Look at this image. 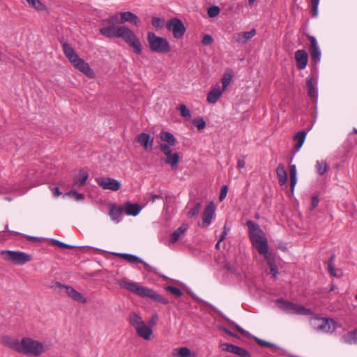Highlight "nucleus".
<instances>
[{
  "label": "nucleus",
  "mask_w": 357,
  "mask_h": 357,
  "mask_svg": "<svg viewBox=\"0 0 357 357\" xmlns=\"http://www.w3.org/2000/svg\"><path fill=\"white\" fill-rule=\"evenodd\" d=\"M342 341L349 344L357 343V335L356 331L349 332L342 336Z\"/></svg>",
  "instance_id": "obj_33"
},
{
  "label": "nucleus",
  "mask_w": 357,
  "mask_h": 357,
  "mask_svg": "<svg viewBox=\"0 0 357 357\" xmlns=\"http://www.w3.org/2000/svg\"><path fill=\"white\" fill-rule=\"evenodd\" d=\"M62 48L65 56L72 65L89 78H94L96 75L89 64L79 57L73 48L67 43H62Z\"/></svg>",
  "instance_id": "obj_4"
},
{
  "label": "nucleus",
  "mask_w": 357,
  "mask_h": 357,
  "mask_svg": "<svg viewBox=\"0 0 357 357\" xmlns=\"http://www.w3.org/2000/svg\"><path fill=\"white\" fill-rule=\"evenodd\" d=\"M162 20L160 18L157 17H153L152 18V24L154 27L159 28L161 26Z\"/></svg>",
  "instance_id": "obj_54"
},
{
  "label": "nucleus",
  "mask_w": 357,
  "mask_h": 357,
  "mask_svg": "<svg viewBox=\"0 0 357 357\" xmlns=\"http://www.w3.org/2000/svg\"><path fill=\"white\" fill-rule=\"evenodd\" d=\"M222 94V90L220 87L214 88L207 95V101L209 103H215Z\"/></svg>",
  "instance_id": "obj_26"
},
{
  "label": "nucleus",
  "mask_w": 357,
  "mask_h": 357,
  "mask_svg": "<svg viewBox=\"0 0 357 357\" xmlns=\"http://www.w3.org/2000/svg\"><path fill=\"white\" fill-rule=\"evenodd\" d=\"M158 320V316L155 314L152 316L151 319L149 321L148 325L152 328L154 326Z\"/></svg>",
  "instance_id": "obj_53"
},
{
  "label": "nucleus",
  "mask_w": 357,
  "mask_h": 357,
  "mask_svg": "<svg viewBox=\"0 0 357 357\" xmlns=\"http://www.w3.org/2000/svg\"><path fill=\"white\" fill-rule=\"evenodd\" d=\"M20 340L16 338H12L8 335H4L1 337V342L6 347H8L13 350L17 351Z\"/></svg>",
  "instance_id": "obj_25"
},
{
  "label": "nucleus",
  "mask_w": 357,
  "mask_h": 357,
  "mask_svg": "<svg viewBox=\"0 0 357 357\" xmlns=\"http://www.w3.org/2000/svg\"><path fill=\"white\" fill-rule=\"evenodd\" d=\"M187 230V227L182 225L176 229L170 236L169 241L172 243H175Z\"/></svg>",
  "instance_id": "obj_31"
},
{
  "label": "nucleus",
  "mask_w": 357,
  "mask_h": 357,
  "mask_svg": "<svg viewBox=\"0 0 357 357\" xmlns=\"http://www.w3.org/2000/svg\"><path fill=\"white\" fill-rule=\"evenodd\" d=\"M289 174H290V187L291 192H294L295 185L297 182L296 178V167L295 165H290L289 166Z\"/></svg>",
  "instance_id": "obj_32"
},
{
  "label": "nucleus",
  "mask_w": 357,
  "mask_h": 357,
  "mask_svg": "<svg viewBox=\"0 0 357 357\" xmlns=\"http://www.w3.org/2000/svg\"><path fill=\"white\" fill-rule=\"evenodd\" d=\"M89 177V174L84 169H81L79 172L78 178H75L73 181V185L75 186H82L86 183V181Z\"/></svg>",
  "instance_id": "obj_29"
},
{
  "label": "nucleus",
  "mask_w": 357,
  "mask_h": 357,
  "mask_svg": "<svg viewBox=\"0 0 357 357\" xmlns=\"http://www.w3.org/2000/svg\"><path fill=\"white\" fill-rule=\"evenodd\" d=\"M3 259L14 265H24L31 261V255L20 251L2 250L0 252Z\"/></svg>",
  "instance_id": "obj_8"
},
{
  "label": "nucleus",
  "mask_w": 357,
  "mask_h": 357,
  "mask_svg": "<svg viewBox=\"0 0 357 357\" xmlns=\"http://www.w3.org/2000/svg\"><path fill=\"white\" fill-rule=\"evenodd\" d=\"M29 5L38 11L45 9V6L39 0H26Z\"/></svg>",
  "instance_id": "obj_37"
},
{
  "label": "nucleus",
  "mask_w": 357,
  "mask_h": 357,
  "mask_svg": "<svg viewBox=\"0 0 357 357\" xmlns=\"http://www.w3.org/2000/svg\"><path fill=\"white\" fill-rule=\"evenodd\" d=\"M179 160L180 156L178 153H172L166 155V158L164 161L166 164L170 165L172 169H174L177 167Z\"/></svg>",
  "instance_id": "obj_28"
},
{
  "label": "nucleus",
  "mask_w": 357,
  "mask_h": 357,
  "mask_svg": "<svg viewBox=\"0 0 357 357\" xmlns=\"http://www.w3.org/2000/svg\"><path fill=\"white\" fill-rule=\"evenodd\" d=\"M236 328L237 331L240 332L243 335L245 336L247 335V332L242 328H241L239 326H236Z\"/></svg>",
  "instance_id": "obj_62"
},
{
  "label": "nucleus",
  "mask_w": 357,
  "mask_h": 357,
  "mask_svg": "<svg viewBox=\"0 0 357 357\" xmlns=\"http://www.w3.org/2000/svg\"><path fill=\"white\" fill-rule=\"evenodd\" d=\"M120 16L121 23L130 22L135 25H138L139 22V17L135 14L130 11L120 13Z\"/></svg>",
  "instance_id": "obj_23"
},
{
  "label": "nucleus",
  "mask_w": 357,
  "mask_h": 357,
  "mask_svg": "<svg viewBox=\"0 0 357 357\" xmlns=\"http://www.w3.org/2000/svg\"><path fill=\"white\" fill-rule=\"evenodd\" d=\"M256 342L261 347H275V344L271 343V342H266L265 340H263L261 339H259L258 337H255V338Z\"/></svg>",
  "instance_id": "obj_47"
},
{
  "label": "nucleus",
  "mask_w": 357,
  "mask_h": 357,
  "mask_svg": "<svg viewBox=\"0 0 357 357\" xmlns=\"http://www.w3.org/2000/svg\"><path fill=\"white\" fill-rule=\"evenodd\" d=\"M171 146L172 145H169L168 144H161L160 145V149L165 155H167L172 153V149L170 148Z\"/></svg>",
  "instance_id": "obj_48"
},
{
  "label": "nucleus",
  "mask_w": 357,
  "mask_h": 357,
  "mask_svg": "<svg viewBox=\"0 0 357 357\" xmlns=\"http://www.w3.org/2000/svg\"><path fill=\"white\" fill-rule=\"evenodd\" d=\"M52 244L54 245H56L61 248H68V249H72V248H76V246H73V245H68V244H66L63 242H61L58 240H56V239H52Z\"/></svg>",
  "instance_id": "obj_45"
},
{
  "label": "nucleus",
  "mask_w": 357,
  "mask_h": 357,
  "mask_svg": "<svg viewBox=\"0 0 357 357\" xmlns=\"http://www.w3.org/2000/svg\"><path fill=\"white\" fill-rule=\"evenodd\" d=\"M122 214V208L113 206L109 210V215L114 220H118Z\"/></svg>",
  "instance_id": "obj_36"
},
{
  "label": "nucleus",
  "mask_w": 357,
  "mask_h": 357,
  "mask_svg": "<svg viewBox=\"0 0 357 357\" xmlns=\"http://www.w3.org/2000/svg\"><path fill=\"white\" fill-rule=\"evenodd\" d=\"M334 261L335 255H332L328 261V271L331 275L334 277H338V275L337 274L336 270L334 267Z\"/></svg>",
  "instance_id": "obj_38"
},
{
  "label": "nucleus",
  "mask_w": 357,
  "mask_h": 357,
  "mask_svg": "<svg viewBox=\"0 0 357 357\" xmlns=\"http://www.w3.org/2000/svg\"><path fill=\"white\" fill-rule=\"evenodd\" d=\"M192 124L197 128L199 130H202L206 127V121L202 117H197L192 120Z\"/></svg>",
  "instance_id": "obj_40"
},
{
  "label": "nucleus",
  "mask_w": 357,
  "mask_h": 357,
  "mask_svg": "<svg viewBox=\"0 0 357 357\" xmlns=\"http://www.w3.org/2000/svg\"><path fill=\"white\" fill-rule=\"evenodd\" d=\"M100 33L109 38H121L131 47L134 52L138 55L142 52V46L135 33L126 26H116L114 24L102 27Z\"/></svg>",
  "instance_id": "obj_1"
},
{
  "label": "nucleus",
  "mask_w": 357,
  "mask_h": 357,
  "mask_svg": "<svg viewBox=\"0 0 357 357\" xmlns=\"http://www.w3.org/2000/svg\"><path fill=\"white\" fill-rule=\"evenodd\" d=\"M52 192L54 194V197H59L61 195V192L60 191L58 187H54L52 188Z\"/></svg>",
  "instance_id": "obj_60"
},
{
  "label": "nucleus",
  "mask_w": 357,
  "mask_h": 357,
  "mask_svg": "<svg viewBox=\"0 0 357 357\" xmlns=\"http://www.w3.org/2000/svg\"><path fill=\"white\" fill-rule=\"evenodd\" d=\"M137 142L144 147L145 150H152L153 145V138L146 132H142L138 135Z\"/></svg>",
  "instance_id": "obj_20"
},
{
  "label": "nucleus",
  "mask_w": 357,
  "mask_h": 357,
  "mask_svg": "<svg viewBox=\"0 0 357 357\" xmlns=\"http://www.w3.org/2000/svg\"><path fill=\"white\" fill-rule=\"evenodd\" d=\"M59 287H63L66 290V294L73 299L74 301L80 303H86V298L79 292H78L76 289H75L73 287L66 285H63L61 283H58Z\"/></svg>",
  "instance_id": "obj_16"
},
{
  "label": "nucleus",
  "mask_w": 357,
  "mask_h": 357,
  "mask_svg": "<svg viewBox=\"0 0 357 357\" xmlns=\"http://www.w3.org/2000/svg\"><path fill=\"white\" fill-rule=\"evenodd\" d=\"M119 19V15L116 14L110 16L109 17L105 19L104 22L108 23L109 25L114 24L116 22H117Z\"/></svg>",
  "instance_id": "obj_50"
},
{
  "label": "nucleus",
  "mask_w": 357,
  "mask_h": 357,
  "mask_svg": "<svg viewBox=\"0 0 357 357\" xmlns=\"http://www.w3.org/2000/svg\"><path fill=\"white\" fill-rule=\"evenodd\" d=\"M141 209V206L137 204H132L128 202L125 205V211L126 214L130 215L135 216L138 215L140 213Z\"/></svg>",
  "instance_id": "obj_27"
},
{
  "label": "nucleus",
  "mask_w": 357,
  "mask_h": 357,
  "mask_svg": "<svg viewBox=\"0 0 357 357\" xmlns=\"http://www.w3.org/2000/svg\"><path fill=\"white\" fill-rule=\"evenodd\" d=\"M150 199H151L152 202H154L156 201V199H162V194L155 195V194L151 193L150 194Z\"/></svg>",
  "instance_id": "obj_58"
},
{
  "label": "nucleus",
  "mask_w": 357,
  "mask_h": 357,
  "mask_svg": "<svg viewBox=\"0 0 357 357\" xmlns=\"http://www.w3.org/2000/svg\"><path fill=\"white\" fill-rule=\"evenodd\" d=\"M278 183L281 186L284 185L287 181V172L284 164L280 163L276 169Z\"/></svg>",
  "instance_id": "obj_24"
},
{
  "label": "nucleus",
  "mask_w": 357,
  "mask_h": 357,
  "mask_svg": "<svg viewBox=\"0 0 357 357\" xmlns=\"http://www.w3.org/2000/svg\"><path fill=\"white\" fill-rule=\"evenodd\" d=\"M277 303L279 305V307L287 313L303 315H311L312 314V311L310 309L282 298L278 299Z\"/></svg>",
  "instance_id": "obj_9"
},
{
  "label": "nucleus",
  "mask_w": 357,
  "mask_h": 357,
  "mask_svg": "<svg viewBox=\"0 0 357 357\" xmlns=\"http://www.w3.org/2000/svg\"><path fill=\"white\" fill-rule=\"evenodd\" d=\"M160 138L162 141L166 142L172 146H175L177 143V140L173 134L167 131H162L160 133Z\"/></svg>",
  "instance_id": "obj_30"
},
{
  "label": "nucleus",
  "mask_w": 357,
  "mask_h": 357,
  "mask_svg": "<svg viewBox=\"0 0 357 357\" xmlns=\"http://www.w3.org/2000/svg\"><path fill=\"white\" fill-rule=\"evenodd\" d=\"M307 135V132L305 130H301L297 132L293 137L294 141L295 142L294 147V154L298 151L302 147L305 137Z\"/></svg>",
  "instance_id": "obj_21"
},
{
  "label": "nucleus",
  "mask_w": 357,
  "mask_h": 357,
  "mask_svg": "<svg viewBox=\"0 0 357 357\" xmlns=\"http://www.w3.org/2000/svg\"><path fill=\"white\" fill-rule=\"evenodd\" d=\"M316 321V328L318 331L332 333L336 328V322L333 319L320 318Z\"/></svg>",
  "instance_id": "obj_12"
},
{
  "label": "nucleus",
  "mask_w": 357,
  "mask_h": 357,
  "mask_svg": "<svg viewBox=\"0 0 357 357\" xmlns=\"http://www.w3.org/2000/svg\"><path fill=\"white\" fill-rule=\"evenodd\" d=\"M69 197H73L75 200L79 201L84 199L83 194L77 192L75 190H72L67 193Z\"/></svg>",
  "instance_id": "obj_43"
},
{
  "label": "nucleus",
  "mask_w": 357,
  "mask_h": 357,
  "mask_svg": "<svg viewBox=\"0 0 357 357\" xmlns=\"http://www.w3.org/2000/svg\"><path fill=\"white\" fill-rule=\"evenodd\" d=\"M220 348L225 351H227L237 355L239 357H252L250 353L246 349L229 343H222Z\"/></svg>",
  "instance_id": "obj_13"
},
{
  "label": "nucleus",
  "mask_w": 357,
  "mask_h": 357,
  "mask_svg": "<svg viewBox=\"0 0 357 357\" xmlns=\"http://www.w3.org/2000/svg\"><path fill=\"white\" fill-rule=\"evenodd\" d=\"M227 227L225 225L224 227V231L222 232L221 236L220 237V241H224L227 236Z\"/></svg>",
  "instance_id": "obj_61"
},
{
  "label": "nucleus",
  "mask_w": 357,
  "mask_h": 357,
  "mask_svg": "<svg viewBox=\"0 0 357 357\" xmlns=\"http://www.w3.org/2000/svg\"><path fill=\"white\" fill-rule=\"evenodd\" d=\"M142 264H144L146 270L149 272H151L152 271V267L151 266H149L147 263H146L145 261H143V262H141Z\"/></svg>",
  "instance_id": "obj_63"
},
{
  "label": "nucleus",
  "mask_w": 357,
  "mask_h": 357,
  "mask_svg": "<svg viewBox=\"0 0 357 357\" xmlns=\"http://www.w3.org/2000/svg\"><path fill=\"white\" fill-rule=\"evenodd\" d=\"M245 156L242 155L241 158H239L238 159L237 167L238 169H242V168L245 167Z\"/></svg>",
  "instance_id": "obj_55"
},
{
  "label": "nucleus",
  "mask_w": 357,
  "mask_h": 357,
  "mask_svg": "<svg viewBox=\"0 0 357 357\" xmlns=\"http://www.w3.org/2000/svg\"><path fill=\"white\" fill-rule=\"evenodd\" d=\"M165 289L176 298L181 296L183 294L182 291L179 288L174 286L168 285L165 287Z\"/></svg>",
  "instance_id": "obj_39"
},
{
  "label": "nucleus",
  "mask_w": 357,
  "mask_h": 357,
  "mask_svg": "<svg viewBox=\"0 0 357 357\" xmlns=\"http://www.w3.org/2000/svg\"><path fill=\"white\" fill-rule=\"evenodd\" d=\"M202 208V204L200 202L196 203L195 205L188 211V215L190 218L197 216Z\"/></svg>",
  "instance_id": "obj_42"
},
{
  "label": "nucleus",
  "mask_w": 357,
  "mask_h": 357,
  "mask_svg": "<svg viewBox=\"0 0 357 357\" xmlns=\"http://www.w3.org/2000/svg\"><path fill=\"white\" fill-rule=\"evenodd\" d=\"M295 59L298 69H304L308 61V54L304 50H299L295 52Z\"/></svg>",
  "instance_id": "obj_19"
},
{
  "label": "nucleus",
  "mask_w": 357,
  "mask_h": 357,
  "mask_svg": "<svg viewBox=\"0 0 357 357\" xmlns=\"http://www.w3.org/2000/svg\"><path fill=\"white\" fill-rule=\"evenodd\" d=\"M116 284L121 288L126 289L138 296L149 298L164 305L169 303L167 298L149 287L139 285L137 282L130 281L127 279H119L116 280Z\"/></svg>",
  "instance_id": "obj_3"
},
{
  "label": "nucleus",
  "mask_w": 357,
  "mask_h": 357,
  "mask_svg": "<svg viewBox=\"0 0 357 357\" xmlns=\"http://www.w3.org/2000/svg\"><path fill=\"white\" fill-rule=\"evenodd\" d=\"M129 323L135 328L137 335L145 340H149L153 333L152 328L146 324L142 318L136 313L129 317Z\"/></svg>",
  "instance_id": "obj_6"
},
{
  "label": "nucleus",
  "mask_w": 357,
  "mask_h": 357,
  "mask_svg": "<svg viewBox=\"0 0 357 357\" xmlns=\"http://www.w3.org/2000/svg\"><path fill=\"white\" fill-rule=\"evenodd\" d=\"M246 225L249 230V236L252 245L260 255L264 257L268 266L275 264L273 255L268 252L267 238L259 225L250 220L247 221Z\"/></svg>",
  "instance_id": "obj_2"
},
{
  "label": "nucleus",
  "mask_w": 357,
  "mask_h": 357,
  "mask_svg": "<svg viewBox=\"0 0 357 357\" xmlns=\"http://www.w3.org/2000/svg\"><path fill=\"white\" fill-rule=\"evenodd\" d=\"M307 38L310 41L309 51L312 61L314 64H317L321 59V51L319 48L315 37L307 36Z\"/></svg>",
  "instance_id": "obj_15"
},
{
  "label": "nucleus",
  "mask_w": 357,
  "mask_h": 357,
  "mask_svg": "<svg viewBox=\"0 0 357 357\" xmlns=\"http://www.w3.org/2000/svg\"><path fill=\"white\" fill-rule=\"evenodd\" d=\"M231 82V76H224L222 79V91L225 90Z\"/></svg>",
  "instance_id": "obj_52"
},
{
  "label": "nucleus",
  "mask_w": 357,
  "mask_h": 357,
  "mask_svg": "<svg viewBox=\"0 0 357 357\" xmlns=\"http://www.w3.org/2000/svg\"><path fill=\"white\" fill-rule=\"evenodd\" d=\"M319 0H311L312 16L315 17L318 14V5Z\"/></svg>",
  "instance_id": "obj_46"
},
{
  "label": "nucleus",
  "mask_w": 357,
  "mask_h": 357,
  "mask_svg": "<svg viewBox=\"0 0 357 357\" xmlns=\"http://www.w3.org/2000/svg\"><path fill=\"white\" fill-rule=\"evenodd\" d=\"M96 181L99 186L104 190L117 191L121 188V183L115 178L109 177H98Z\"/></svg>",
  "instance_id": "obj_11"
},
{
  "label": "nucleus",
  "mask_w": 357,
  "mask_h": 357,
  "mask_svg": "<svg viewBox=\"0 0 357 357\" xmlns=\"http://www.w3.org/2000/svg\"><path fill=\"white\" fill-rule=\"evenodd\" d=\"M269 268H270V271H271V273H272V275L274 276V277H276V275L278 273V266L276 265V264H271V265H269Z\"/></svg>",
  "instance_id": "obj_56"
},
{
  "label": "nucleus",
  "mask_w": 357,
  "mask_h": 357,
  "mask_svg": "<svg viewBox=\"0 0 357 357\" xmlns=\"http://www.w3.org/2000/svg\"><path fill=\"white\" fill-rule=\"evenodd\" d=\"M215 205L213 202H211L206 206L202 215V227H206L211 224L213 215L215 213Z\"/></svg>",
  "instance_id": "obj_17"
},
{
  "label": "nucleus",
  "mask_w": 357,
  "mask_h": 357,
  "mask_svg": "<svg viewBox=\"0 0 357 357\" xmlns=\"http://www.w3.org/2000/svg\"><path fill=\"white\" fill-rule=\"evenodd\" d=\"M178 110L179 111L181 115L187 119H190V117H191V113L190 112V110L188 109L187 106L185 105H181L178 107Z\"/></svg>",
  "instance_id": "obj_41"
},
{
  "label": "nucleus",
  "mask_w": 357,
  "mask_h": 357,
  "mask_svg": "<svg viewBox=\"0 0 357 357\" xmlns=\"http://www.w3.org/2000/svg\"><path fill=\"white\" fill-rule=\"evenodd\" d=\"M213 42V39L211 35L206 34L204 36L202 43L204 45H209Z\"/></svg>",
  "instance_id": "obj_49"
},
{
  "label": "nucleus",
  "mask_w": 357,
  "mask_h": 357,
  "mask_svg": "<svg viewBox=\"0 0 357 357\" xmlns=\"http://www.w3.org/2000/svg\"><path fill=\"white\" fill-rule=\"evenodd\" d=\"M166 26L169 31L172 32L174 37L176 38H182L186 30L183 22L176 17L169 20L167 22Z\"/></svg>",
  "instance_id": "obj_10"
},
{
  "label": "nucleus",
  "mask_w": 357,
  "mask_h": 357,
  "mask_svg": "<svg viewBox=\"0 0 357 357\" xmlns=\"http://www.w3.org/2000/svg\"><path fill=\"white\" fill-rule=\"evenodd\" d=\"M173 357H196L195 352L188 347L176 348L172 351Z\"/></svg>",
  "instance_id": "obj_22"
},
{
  "label": "nucleus",
  "mask_w": 357,
  "mask_h": 357,
  "mask_svg": "<svg viewBox=\"0 0 357 357\" xmlns=\"http://www.w3.org/2000/svg\"><path fill=\"white\" fill-rule=\"evenodd\" d=\"M317 78L312 75L308 77L306 80V89L307 93L310 98L313 101V102L317 104V98H318V91L317 89Z\"/></svg>",
  "instance_id": "obj_14"
},
{
  "label": "nucleus",
  "mask_w": 357,
  "mask_h": 357,
  "mask_svg": "<svg viewBox=\"0 0 357 357\" xmlns=\"http://www.w3.org/2000/svg\"><path fill=\"white\" fill-rule=\"evenodd\" d=\"M121 258H123L130 264H138L139 262H143V260L141 258L131 254L123 253V255H121Z\"/></svg>",
  "instance_id": "obj_35"
},
{
  "label": "nucleus",
  "mask_w": 357,
  "mask_h": 357,
  "mask_svg": "<svg viewBox=\"0 0 357 357\" xmlns=\"http://www.w3.org/2000/svg\"><path fill=\"white\" fill-rule=\"evenodd\" d=\"M227 192H228L227 185H222L221 188V190H220V197H219V199L220 201H222L223 199H225V198L227 196Z\"/></svg>",
  "instance_id": "obj_51"
},
{
  "label": "nucleus",
  "mask_w": 357,
  "mask_h": 357,
  "mask_svg": "<svg viewBox=\"0 0 357 357\" xmlns=\"http://www.w3.org/2000/svg\"><path fill=\"white\" fill-rule=\"evenodd\" d=\"M45 350L43 343L30 337H23L19 342L17 351L26 355L39 356Z\"/></svg>",
  "instance_id": "obj_5"
},
{
  "label": "nucleus",
  "mask_w": 357,
  "mask_h": 357,
  "mask_svg": "<svg viewBox=\"0 0 357 357\" xmlns=\"http://www.w3.org/2000/svg\"><path fill=\"white\" fill-rule=\"evenodd\" d=\"M318 204H319V199L317 196H314L312 198V201H311V207L312 209H314V208H316L317 206H318Z\"/></svg>",
  "instance_id": "obj_57"
},
{
  "label": "nucleus",
  "mask_w": 357,
  "mask_h": 357,
  "mask_svg": "<svg viewBox=\"0 0 357 357\" xmlns=\"http://www.w3.org/2000/svg\"><path fill=\"white\" fill-rule=\"evenodd\" d=\"M26 238H27L29 240H31V241H40V238H38V237L26 236Z\"/></svg>",
  "instance_id": "obj_64"
},
{
  "label": "nucleus",
  "mask_w": 357,
  "mask_h": 357,
  "mask_svg": "<svg viewBox=\"0 0 357 357\" xmlns=\"http://www.w3.org/2000/svg\"><path fill=\"white\" fill-rule=\"evenodd\" d=\"M316 169L317 173L320 176H322L328 170V166L325 160H317L316 162Z\"/></svg>",
  "instance_id": "obj_34"
},
{
  "label": "nucleus",
  "mask_w": 357,
  "mask_h": 357,
  "mask_svg": "<svg viewBox=\"0 0 357 357\" xmlns=\"http://www.w3.org/2000/svg\"><path fill=\"white\" fill-rule=\"evenodd\" d=\"M221 330H222L223 332H225V333H227V335H230V336H231V337H238V336L236 333H234L231 332V331H229V329H227V328H221Z\"/></svg>",
  "instance_id": "obj_59"
},
{
  "label": "nucleus",
  "mask_w": 357,
  "mask_h": 357,
  "mask_svg": "<svg viewBox=\"0 0 357 357\" xmlns=\"http://www.w3.org/2000/svg\"><path fill=\"white\" fill-rule=\"evenodd\" d=\"M147 41L150 50L153 52L167 54L171 50L168 40L165 38L156 36L153 32H148Z\"/></svg>",
  "instance_id": "obj_7"
},
{
  "label": "nucleus",
  "mask_w": 357,
  "mask_h": 357,
  "mask_svg": "<svg viewBox=\"0 0 357 357\" xmlns=\"http://www.w3.org/2000/svg\"><path fill=\"white\" fill-rule=\"evenodd\" d=\"M256 33L255 29H252L250 31L236 33L233 35V39L237 43L245 44L254 37Z\"/></svg>",
  "instance_id": "obj_18"
},
{
  "label": "nucleus",
  "mask_w": 357,
  "mask_h": 357,
  "mask_svg": "<svg viewBox=\"0 0 357 357\" xmlns=\"http://www.w3.org/2000/svg\"><path fill=\"white\" fill-rule=\"evenodd\" d=\"M220 12V8L216 6H213L208 9V15L210 17H215L218 16Z\"/></svg>",
  "instance_id": "obj_44"
}]
</instances>
